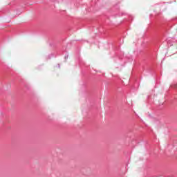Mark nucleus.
<instances>
[{
    "label": "nucleus",
    "mask_w": 177,
    "mask_h": 177,
    "mask_svg": "<svg viewBox=\"0 0 177 177\" xmlns=\"http://www.w3.org/2000/svg\"><path fill=\"white\" fill-rule=\"evenodd\" d=\"M171 88H177V82H174V83L171 84Z\"/></svg>",
    "instance_id": "f257e3e1"
},
{
    "label": "nucleus",
    "mask_w": 177,
    "mask_h": 177,
    "mask_svg": "<svg viewBox=\"0 0 177 177\" xmlns=\"http://www.w3.org/2000/svg\"><path fill=\"white\" fill-rule=\"evenodd\" d=\"M68 59V55H65V59Z\"/></svg>",
    "instance_id": "7ed1b4c3"
},
{
    "label": "nucleus",
    "mask_w": 177,
    "mask_h": 177,
    "mask_svg": "<svg viewBox=\"0 0 177 177\" xmlns=\"http://www.w3.org/2000/svg\"><path fill=\"white\" fill-rule=\"evenodd\" d=\"M52 57H53V54L49 55L48 59H52Z\"/></svg>",
    "instance_id": "f03ea898"
},
{
    "label": "nucleus",
    "mask_w": 177,
    "mask_h": 177,
    "mask_svg": "<svg viewBox=\"0 0 177 177\" xmlns=\"http://www.w3.org/2000/svg\"><path fill=\"white\" fill-rule=\"evenodd\" d=\"M58 68H60V64H58Z\"/></svg>",
    "instance_id": "20e7f679"
}]
</instances>
